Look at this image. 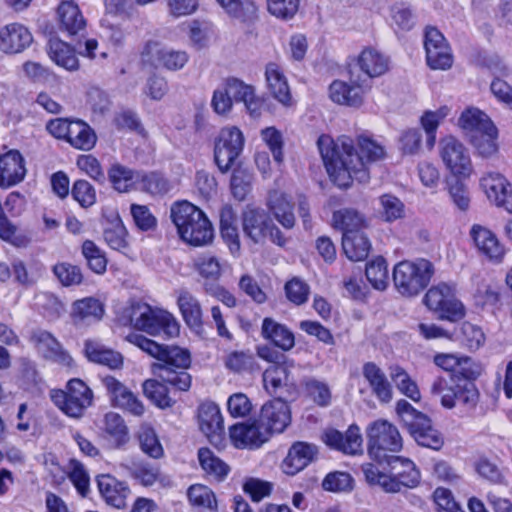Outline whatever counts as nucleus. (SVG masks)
Masks as SVG:
<instances>
[{"mask_svg": "<svg viewBox=\"0 0 512 512\" xmlns=\"http://www.w3.org/2000/svg\"><path fill=\"white\" fill-rule=\"evenodd\" d=\"M126 340L158 360L152 364L151 369L161 382L156 379L144 381V395L161 409L172 407L175 401L169 396V390L164 383L179 391L186 392L190 389L192 377L187 372L191 364L189 351L178 346L159 344L136 332L128 334Z\"/></svg>", "mask_w": 512, "mask_h": 512, "instance_id": "nucleus-1", "label": "nucleus"}, {"mask_svg": "<svg viewBox=\"0 0 512 512\" xmlns=\"http://www.w3.org/2000/svg\"><path fill=\"white\" fill-rule=\"evenodd\" d=\"M317 146L330 178L342 188L349 187L353 180L368 182L369 164L385 156L384 147L365 136L358 138V150L347 136L334 141L328 135H321Z\"/></svg>", "mask_w": 512, "mask_h": 512, "instance_id": "nucleus-2", "label": "nucleus"}, {"mask_svg": "<svg viewBox=\"0 0 512 512\" xmlns=\"http://www.w3.org/2000/svg\"><path fill=\"white\" fill-rule=\"evenodd\" d=\"M170 218L180 238L192 246H204L213 239V227L205 213L188 201H179L170 208Z\"/></svg>", "mask_w": 512, "mask_h": 512, "instance_id": "nucleus-3", "label": "nucleus"}, {"mask_svg": "<svg viewBox=\"0 0 512 512\" xmlns=\"http://www.w3.org/2000/svg\"><path fill=\"white\" fill-rule=\"evenodd\" d=\"M129 317L134 328L151 336L164 335L166 338H173L179 334L180 325L170 312L152 308L146 303H133Z\"/></svg>", "mask_w": 512, "mask_h": 512, "instance_id": "nucleus-4", "label": "nucleus"}, {"mask_svg": "<svg viewBox=\"0 0 512 512\" xmlns=\"http://www.w3.org/2000/svg\"><path fill=\"white\" fill-rule=\"evenodd\" d=\"M434 274L433 264L423 258L404 260L394 266L393 281L403 296H415L423 291Z\"/></svg>", "mask_w": 512, "mask_h": 512, "instance_id": "nucleus-5", "label": "nucleus"}, {"mask_svg": "<svg viewBox=\"0 0 512 512\" xmlns=\"http://www.w3.org/2000/svg\"><path fill=\"white\" fill-rule=\"evenodd\" d=\"M396 412L407 427L411 437L421 446L439 450L444 439L442 434L433 427L431 419L424 413L416 410L406 400H399Z\"/></svg>", "mask_w": 512, "mask_h": 512, "instance_id": "nucleus-6", "label": "nucleus"}, {"mask_svg": "<svg viewBox=\"0 0 512 512\" xmlns=\"http://www.w3.org/2000/svg\"><path fill=\"white\" fill-rule=\"evenodd\" d=\"M368 452L381 462L387 459V453H397L402 449L403 440L398 428L387 420L379 419L367 429Z\"/></svg>", "mask_w": 512, "mask_h": 512, "instance_id": "nucleus-7", "label": "nucleus"}, {"mask_svg": "<svg viewBox=\"0 0 512 512\" xmlns=\"http://www.w3.org/2000/svg\"><path fill=\"white\" fill-rule=\"evenodd\" d=\"M51 399L67 416L78 419L92 405L93 392L82 380L74 378L67 383L66 390H52Z\"/></svg>", "mask_w": 512, "mask_h": 512, "instance_id": "nucleus-8", "label": "nucleus"}, {"mask_svg": "<svg viewBox=\"0 0 512 512\" xmlns=\"http://www.w3.org/2000/svg\"><path fill=\"white\" fill-rule=\"evenodd\" d=\"M242 227L245 236L255 244H263L267 239L280 247L287 243V238L262 209L247 208L242 215Z\"/></svg>", "mask_w": 512, "mask_h": 512, "instance_id": "nucleus-9", "label": "nucleus"}, {"mask_svg": "<svg viewBox=\"0 0 512 512\" xmlns=\"http://www.w3.org/2000/svg\"><path fill=\"white\" fill-rule=\"evenodd\" d=\"M424 302L429 310L443 320L454 322L465 315V308L456 298L454 287L446 283L432 286L425 294Z\"/></svg>", "mask_w": 512, "mask_h": 512, "instance_id": "nucleus-10", "label": "nucleus"}, {"mask_svg": "<svg viewBox=\"0 0 512 512\" xmlns=\"http://www.w3.org/2000/svg\"><path fill=\"white\" fill-rule=\"evenodd\" d=\"M244 136L235 126L223 128L215 142L214 159L221 172L228 171L243 150Z\"/></svg>", "mask_w": 512, "mask_h": 512, "instance_id": "nucleus-11", "label": "nucleus"}, {"mask_svg": "<svg viewBox=\"0 0 512 512\" xmlns=\"http://www.w3.org/2000/svg\"><path fill=\"white\" fill-rule=\"evenodd\" d=\"M440 155L447 169L455 176L468 179L474 172L467 148L458 139L448 136L440 142Z\"/></svg>", "mask_w": 512, "mask_h": 512, "instance_id": "nucleus-12", "label": "nucleus"}, {"mask_svg": "<svg viewBox=\"0 0 512 512\" xmlns=\"http://www.w3.org/2000/svg\"><path fill=\"white\" fill-rule=\"evenodd\" d=\"M370 89L366 78L354 70H349V83L335 80L329 87V95L333 102L359 107L363 103L364 95Z\"/></svg>", "mask_w": 512, "mask_h": 512, "instance_id": "nucleus-13", "label": "nucleus"}, {"mask_svg": "<svg viewBox=\"0 0 512 512\" xmlns=\"http://www.w3.org/2000/svg\"><path fill=\"white\" fill-rule=\"evenodd\" d=\"M389 66L390 59L387 55L376 48L366 47L349 63V70L359 73L370 85L369 79L384 75Z\"/></svg>", "mask_w": 512, "mask_h": 512, "instance_id": "nucleus-14", "label": "nucleus"}, {"mask_svg": "<svg viewBox=\"0 0 512 512\" xmlns=\"http://www.w3.org/2000/svg\"><path fill=\"white\" fill-rule=\"evenodd\" d=\"M102 384L114 407L125 410L134 416L144 414L145 407L142 401L119 380L113 376H105L102 378Z\"/></svg>", "mask_w": 512, "mask_h": 512, "instance_id": "nucleus-15", "label": "nucleus"}, {"mask_svg": "<svg viewBox=\"0 0 512 512\" xmlns=\"http://www.w3.org/2000/svg\"><path fill=\"white\" fill-rule=\"evenodd\" d=\"M258 421L270 435L283 432L291 422L289 405L280 397L265 403Z\"/></svg>", "mask_w": 512, "mask_h": 512, "instance_id": "nucleus-16", "label": "nucleus"}, {"mask_svg": "<svg viewBox=\"0 0 512 512\" xmlns=\"http://www.w3.org/2000/svg\"><path fill=\"white\" fill-rule=\"evenodd\" d=\"M33 42L31 31L22 23L13 22L0 28V51L5 54H18Z\"/></svg>", "mask_w": 512, "mask_h": 512, "instance_id": "nucleus-17", "label": "nucleus"}, {"mask_svg": "<svg viewBox=\"0 0 512 512\" xmlns=\"http://www.w3.org/2000/svg\"><path fill=\"white\" fill-rule=\"evenodd\" d=\"M229 434L234 446L241 449L258 448L270 437L259 421L235 424L230 427Z\"/></svg>", "mask_w": 512, "mask_h": 512, "instance_id": "nucleus-18", "label": "nucleus"}, {"mask_svg": "<svg viewBox=\"0 0 512 512\" xmlns=\"http://www.w3.org/2000/svg\"><path fill=\"white\" fill-rule=\"evenodd\" d=\"M322 438L327 446L345 454L356 455L362 452L363 440L360 429L356 425H350L345 433L336 429H327Z\"/></svg>", "mask_w": 512, "mask_h": 512, "instance_id": "nucleus-19", "label": "nucleus"}, {"mask_svg": "<svg viewBox=\"0 0 512 512\" xmlns=\"http://www.w3.org/2000/svg\"><path fill=\"white\" fill-rule=\"evenodd\" d=\"M30 341L36 347L37 351L46 359L68 367L72 365L73 360L71 356L48 331L41 329L35 330L30 337Z\"/></svg>", "mask_w": 512, "mask_h": 512, "instance_id": "nucleus-20", "label": "nucleus"}, {"mask_svg": "<svg viewBox=\"0 0 512 512\" xmlns=\"http://www.w3.org/2000/svg\"><path fill=\"white\" fill-rule=\"evenodd\" d=\"M470 236L475 247L483 256L494 263L502 262L505 249L492 231L479 224H474L470 229Z\"/></svg>", "mask_w": 512, "mask_h": 512, "instance_id": "nucleus-21", "label": "nucleus"}, {"mask_svg": "<svg viewBox=\"0 0 512 512\" xmlns=\"http://www.w3.org/2000/svg\"><path fill=\"white\" fill-rule=\"evenodd\" d=\"M318 449L314 444L295 442L282 462L281 468L287 475H295L306 468L316 457Z\"/></svg>", "mask_w": 512, "mask_h": 512, "instance_id": "nucleus-22", "label": "nucleus"}, {"mask_svg": "<svg viewBox=\"0 0 512 512\" xmlns=\"http://www.w3.org/2000/svg\"><path fill=\"white\" fill-rule=\"evenodd\" d=\"M198 422L201 431L210 442L221 438L224 430L223 417L220 408L214 402L202 403L198 408Z\"/></svg>", "mask_w": 512, "mask_h": 512, "instance_id": "nucleus-23", "label": "nucleus"}, {"mask_svg": "<svg viewBox=\"0 0 512 512\" xmlns=\"http://www.w3.org/2000/svg\"><path fill=\"white\" fill-rule=\"evenodd\" d=\"M265 78L269 94L285 107H292L294 100L287 79L276 63H268Z\"/></svg>", "mask_w": 512, "mask_h": 512, "instance_id": "nucleus-24", "label": "nucleus"}, {"mask_svg": "<svg viewBox=\"0 0 512 512\" xmlns=\"http://www.w3.org/2000/svg\"><path fill=\"white\" fill-rule=\"evenodd\" d=\"M26 175L24 158L16 150L0 156V186L10 187L20 183Z\"/></svg>", "mask_w": 512, "mask_h": 512, "instance_id": "nucleus-25", "label": "nucleus"}, {"mask_svg": "<svg viewBox=\"0 0 512 512\" xmlns=\"http://www.w3.org/2000/svg\"><path fill=\"white\" fill-rule=\"evenodd\" d=\"M144 53L150 55L157 65L171 71L182 69L189 59L185 51L162 47L158 42H149Z\"/></svg>", "mask_w": 512, "mask_h": 512, "instance_id": "nucleus-26", "label": "nucleus"}, {"mask_svg": "<svg viewBox=\"0 0 512 512\" xmlns=\"http://www.w3.org/2000/svg\"><path fill=\"white\" fill-rule=\"evenodd\" d=\"M293 362L285 361L280 365H272L263 373V383L267 392L271 395L278 394L281 389L295 386V378L291 370Z\"/></svg>", "mask_w": 512, "mask_h": 512, "instance_id": "nucleus-27", "label": "nucleus"}, {"mask_svg": "<svg viewBox=\"0 0 512 512\" xmlns=\"http://www.w3.org/2000/svg\"><path fill=\"white\" fill-rule=\"evenodd\" d=\"M362 374L368 382L372 393L382 403H389L393 398V389L385 372L374 362L363 365Z\"/></svg>", "mask_w": 512, "mask_h": 512, "instance_id": "nucleus-28", "label": "nucleus"}, {"mask_svg": "<svg viewBox=\"0 0 512 512\" xmlns=\"http://www.w3.org/2000/svg\"><path fill=\"white\" fill-rule=\"evenodd\" d=\"M98 488L105 501L116 508H124L130 493L128 486L111 475L98 477Z\"/></svg>", "mask_w": 512, "mask_h": 512, "instance_id": "nucleus-29", "label": "nucleus"}, {"mask_svg": "<svg viewBox=\"0 0 512 512\" xmlns=\"http://www.w3.org/2000/svg\"><path fill=\"white\" fill-rule=\"evenodd\" d=\"M84 351L88 360L93 363L110 369H120L123 366V356L97 340H87Z\"/></svg>", "mask_w": 512, "mask_h": 512, "instance_id": "nucleus-30", "label": "nucleus"}, {"mask_svg": "<svg viewBox=\"0 0 512 512\" xmlns=\"http://www.w3.org/2000/svg\"><path fill=\"white\" fill-rule=\"evenodd\" d=\"M267 207L273 217L285 229H292L294 227L293 205L286 194L276 190L271 191L267 199Z\"/></svg>", "mask_w": 512, "mask_h": 512, "instance_id": "nucleus-31", "label": "nucleus"}, {"mask_svg": "<svg viewBox=\"0 0 512 512\" xmlns=\"http://www.w3.org/2000/svg\"><path fill=\"white\" fill-rule=\"evenodd\" d=\"M103 314V304L93 297L77 300L72 305L71 316L76 324H92L99 321L103 317Z\"/></svg>", "mask_w": 512, "mask_h": 512, "instance_id": "nucleus-32", "label": "nucleus"}, {"mask_svg": "<svg viewBox=\"0 0 512 512\" xmlns=\"http://www.w3.org/2000/svg\"><path fill=\"white\" fill-rule=\"evenodd\" d=\"M458 124L467 140L495 126L488 115L477 108H468L462 112Z\"/></svg>", "mask_w": 512, "mask_h": 512, "instance_id": "nucleus-33", "label": "nucleus"}, {"mask_svg": "<svg viewBox=\"0 0 512 512\" xmlns=\"http://www.w3.org/2000/svg\"><path fill=\"white\" fill-rule=\"evenodd\" d=\"M59 28L69 35H75L85 27V19L73 1H63L58 7Z\"/></svg>", "mask_w": 512, "mask_h": 512, "instance_id": "nucleus-34", "label": "nucleus"}, {"mask_svg": "<svg viewBox=\"0 0 512 512\" xmlns=\"http://www.w3.org/2000/svg\"><path fill=\"white\" fill-rule=\"evenodd\" d=\"M262 336L284 351L292 349L295 345L293 333L284 325L272 318H265L261 328Z\"/></svg>", "mask_w": 512, "mask_h": 512, "instance_id": "nucleus-35", "label": "nucleus"}, {"mask_svg": "<svg viewBox=\"0 0 512 512\" xmlns=\"http://www.w3.org/2000/svg\"><path fill=\"white\" fill-rule=\"evenodd\" d=\"M100 428L116 447H121L129 441L128 427L123 417L116 412L106 413Z\"/></svg>", "mask_w": 512, "mask_h": 512, "instance_id": "nucleus-36", "label": "nucleus"}, {"mask_svg": "<svg viewBox=\"0 0 512 512\" xmlns=\"http://www.w3.org/2000/svg\"><path fill=\"white\" fill-rule=\"evenodd\" d=\"M342 248L349 260L357 262L368 257L371 244L363 232H349L342 236Z\"/></svg>", "mask_w": 512, "mask_h": 512, "instance_id": "nucleus-37", "label": "nucleus"}, {"mask_svg": "<svg viewBox=\"0 0 512 512\" xmlns=\"http://www.w3.org/2000/svg\"><path fill=\"white\" fill-rule=\"evenodd\" d=\"M177 304L185 323L191 328H199L202 325V309L198 299L189 291H178Z\"/></svg>", "mask_w": 512, "mask_h": 512, "instance_id": "nucleus-38", "label": "nucleus"}, {"mask_svg": "<svg viewBox=\"0 0 512 512\" xmlns=\"http://www.w3.org/2000/svg\"><path fill=\"white\" fill-rule=\"evenodd\" d=\"M498 130L496 126L480 133L477 136H472L469 143L475 150V154L482 159H491L499 152V145L497 142Z\"/></svg>", "mask_w": 512, "mask_h": 512, "instance_id": "nucleus-39", "label": "nucleus"}, {"mask_svg": "<svg viewBox=\"0 0 512 512\" xmlns=\"http://www.w3.org/2000/svg\"><path fill=\"white\" fill-rule=\"evenodd\" d=\"M479 184L492 203L498 202L504 195L503 193L512 185L503 174L495 171L485 172L481 176Z\"/></svg>", "mask_w": 512, "mask_h": 512, "instance_id": "nucleus-40", "label": "nucleus"}, {"mask_svg": "<svg viewBox=\"0 0 512 512\" xmlns=\"http://www.w3.org/2000/svg\"><path fill=\"white\" fill-rule=\"evenodd\" d=\"M48 54L50 59L58 66L66 70H76L78 59L72 48L59 39H50L48 43Z\"/></svg>", "mask_w": 512, "mask_h": 512, "instance_id": "nucleus-41", "label": "nucleus"}, {"mask_svg": "<svg viewBox=\"0 0 512 512\" xmlns=\"http://www.w3.org/2000/svg\"><path fill=\"white\" fill-rule=\"evenodd\" d=\"M67 141L76 149L89 151L95 146L97 137L88 124L80 120H74Z\"/></svg>", "mask_w": 512, "mask_h": 512, "instance_id": "nucleus-42", "label": "nucleus"}, {"mask_svg": "<svg viewBox=\"0 0 512 512\" xmlns=\"http://www.w3.org/2000/svg\"><path fill=\"white\" fill-rule=\"evenodd\" d=\"M189 503L199 509L209 512L217 511V500L214 492L202 484L191 485L187 490Z\"/></svg>", "mask_w": 512, "mask_h": 512, "instance_id": "nucleus-43", "label": "nucleus"}, {"mask_svg": "<svg viewBox=\"0 0 512 512\" xmlns=\"http://www.w3.org/2000/svg\"><path fill=\"white\" fill-rule=\"evenodd\" d=\"M198 459L202 469L216 480H223L228 472L229 466L208 448H201L198 451Z\"/></svg>", "mask_w": 512, "mask_h": 512, "instance_id": "nucleus-44", "label": "nucleus"}, {"mask_svg": "<svg viewBox=\"0 0 512 512\" xmlns=\"http://www.w3.org/2000/svg\"><path fill=\"white\" fill-rule=\"evenodd\" d=\"M393 469L397 470L395 476L401 487L414 488L420 481V472L416 465L407 458L394 457Z\"/></svg>", "mask_w": 512, "mask_h": 512, "instance_id": "nucleus-45", "label": "nucleus"}, {"mask_svg": "<svg viewBox=\"0 0 512 512\" xmlns=\"http://www.w3.org/2000/svg\"><path fill=\"white\" fill-rule=\"evenodd\" d=\"M450 109L447 106H442L436 111H426L420 119L421 125L426 132V145L432 149L436 142V130L449 114Z\"/></svg>", "mask_w": 512, "mask_h": 512, "instance_id": "nucleus-46", "label": "nucleus"}, {"mask_svg": "<svg viewBox=\"0 0 512 512\" xmlns=\"http://www.w3.org/2000/svg\"><path fill=\"white\" fill-rule=\"evenodd\" d=\"M363 472L367 482L371 485L380 486L385 492L397 493L402 487L396 476L382 473L375 465L367 464L363 467Z\"/></svg>", "mask_w": 512, "mask_h": 512, "instance_id": "nucleus-47", "label": "nucleus"}, {"mask_svg": "<svg viewBox=\"0 0 512 512\" xmlns=\"http://www.w3.org/2000/svg\"><path fill=\"white\" fill-rule=\"evenodd\" d=\"M103 237L105 242L114 250H121L127 246V230L118 216L106 222Z\"/></svg>", "mask_w": 512, "mask_h": 512, "instance_id": "nucleus-48", "label": "nucleus"}, {"mask_svg": "<svg viewBox=\"0 0 512 512\" xmlns=\"http://www.w3.org/2000/svg\"><path fill=\"white\" fill-rule=\"evenodd\" d=\"M333 226L344 233L360 231L364 226L363 216L353 209H341L333 213Z\"/></svg>", "mask_w": 512, "mask_h": 512, "instance_id": "nucleus-49", "label": "nucleus"}, {"mask_svg": "<svg viewBox=\"0 0 512 512\" xmlns=\"http://www.w3.org/2000/svg\"><path fill=\"white\" fill-rule=\"evenodd\" d=\"M390 377L402 394L414 402H418L421 399V393L416 382L411 379L409 374L402 367H391Z\"/></svg>", "mask_w": 512, "mask_h": 512, "instance_id": "nucleus-50", "label": "nucleus"}, {"mask_svg": "<svg viewBox=\"0 0 512 512\" xmlns=\"http://www.w3.org/2000/svg\"><path fill=\"white\" fill-rule=\"evenodd\" d=\"M138 440L141 450L149 457L158 459L163 456L164 449L152 427L142 425L138 433Z\"/></svg>", "mask_w": 512, "mask_h": 512, "instance_id": "nucleus-51", "label": "nucleus"}, {"mask_svg": "<svg viewBox=\"0 0 512 512\" xmlns=\"http://www.w3.org/2000/svg\"><path fill=\"white\" fill-rule=\"evenodd\" d=\"M457 383L455 379L454 382L449 383L445 378L437 377L431 385V394L440 396L442 406L452 409L456 405Z\"/></svg>", "mask_w": 512, "mask_h": 512, "instance_id": "nucleus-52", "label": "nucleus"}, {"mask_svg": "<svg viewBox=\"0 0 512 512\" xmlns=\"http://www.w3.org/2000/svg\"><path fill=\"white\" fill-rule=\"evenodd\" d=\"M366 277L377 290H384L388 284V269L386 260L377 257L366 266Z\"/></svg>", "mask_w": 512, "mask_h": 512, "instance_id": "nucleus-53", "label": "nucleus"}, {"mask_svg": "<svg viewBox=\"0 0 512 512\" xmlns=\"http://www.w3.org/2000/svg\"><path fill=\"white\" fill-rule=\"evenodd\" d=\"M391 26L396 32L410 31L415 25V16L412 9L401 3L391 7Z\"/></svg>", "mask_w": 512, "mask_h": 512, "instance_id": "nucleus-54", "label": "nucleus"}, {"mask_svg": "<svg viewBox=\"0 0 512 512\" xmlns=\"http://www.w3.org/2000/svg\"><path fill=\"white\" fill-rule=\"evenodd\" d=\"M82 254L88 267L96 274H103L107 268V259L104 252L91 240H86L82 245Z\"/></svg>", "mask_w": 512, "mask_h": 512, "instance_id": "nucleus-55", "label": "nucleus"}, {"mask_svg": "<svg viewBox=\"0 0 512 512\" xmlns=\"http://www.w3.org/2000/svg\"><path fill=\"white\" fill-rule=\"evenodd\" d=\"M108 175L113 187L119 192L128 191L134 183V172L120 164L113 165Z\"/></svg>", "mask_w": 512, "mask_h": 512, "instance_id": "nucleus-56", "label": "nucleus"}, {"mask_svg": "<svg viewBox=\"0 0 512 512\" xmlns=\"http://www.w3.org/2000/svg\"><path fill=\"white\" fill-rule=\"evenodd\" d=\"M379 203L380 213L386 221L392 222L403 217L404 204L396 196L384 194L379 198Z\"/></svg>", "mask_w": 512, "mask_h": 512, "instance_id": "nucleus-57", "label": "nucleus"}, {"mask_svg": "<svg viewBox=\"0 0 512 512\" xmlns=\"http://www.w3.org/2000/svg\"><path fill=\"white\" fill-rule=\"evenodd\" d=\"M300 5V0H267L269 13L282 20L292 19Z\"/></svg>", "mask_w": 512, "mask_h": 512, "instance_id": "nucleus-58", "label": "nucleus"}, {"mask_svg": "<svg viewBox=\"0 0 512 512\" xmlns=\"http://www.w3.org/2000/svg\"><path fill=\"white\" fill-rule=\"evenodd\" d=\"M224 364L230 371L241 373L252 368L254 357L249 351H232L226 355Z\"/></svg>", "mask_w": 512, "mask_h": 512, "instance_id": "nucleus-59", "label": "nucleus"}, {"mask_svg": "<svg viewBox=\"0 0 512 512\" xmlns=\"http://www.w3.org/2000/svg\"><path fill=\"white\" fill-rule=\"evenodd\" d=\"M263 142L269 147L277 163L283 161V136L275 127H267L261 131Z\"/></svg>", "mask_w": 512, "mask_h": 512, "instance_id": "nucleus-60", "label": "nucleus"}, {"mask_svg": "<svg viewBox=\"0 0 512 512\" xmlns=\"http://www.w3.org/2000/svg\"><path fill=\"white\" fill-rule=\"evenodd\" d=\"M305 388L309 396L320 406H327L331 401V391L327 383L314 378L305 381Z\"/></svg>", "mask_w": 512, "mask_h": 512, "instance_id": "nucleus-61", "label": "nucleus"}, {"mask_svg": "<svg viewBox=\"0 0 512 512\" xmlns=\"http://www.w3.org/2000/svg\"><path fill=\"white\" fill-rule=\"evenodd\" d=\"M285 293L289 301L302 305L308 300L310 288L306 282L295 277L285 284Z\"/></svg>", "mask_w": 512, "mask_h": 512, "instance_id": "nucleus-62", "label": "nucleus"}, {"mask_svg": "<svg viewBox=\"0 0 512 512\" xmlns=\"http://www.w3.org/2000/svg\"><path fill=\"white\" fill-rule=\"evenodd\" d=\"M53 272L64 286L78 285L83 279L80 268L69 263L55 265Z\"/></svg>", "mask_w": 512, "mask_h": 512, "instance_id": "nucleus-63", "label": "nucleus"}, {"mask_svg": "<svg viewBox=\"0 0 512 512\" xmlns=\"http://www.w3.org/2000/svg\"><path fill=\"white\" fill-rule=\"evenodd\" d=\"M120 465L128 469L131 475L145 486L153 485L157 479V470L142 462L132 461L131 464L122 462Z\"/></svg>", "mask_w": 512, "mask_h": 512, "instance_id": "nucleus-64", "label": "nucleus"}]
</instances>
